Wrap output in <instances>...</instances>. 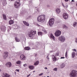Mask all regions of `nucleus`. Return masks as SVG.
<instances>
[{"label": "nucleus", "instance_id": "nucleus-52", "mask_svg": "<svg viewBox=\"0 0 77 77\" xmlns=\"http://www.w3.org/2000/svg\"><path fill=\"white\" fill-rule=\"evenodd\" d=\"M47 77H50L49 76H47Z\"/></svg>", "mask_w": 77, "mask_h": 77}, {"label": "nucleus", "instance_id": "nucleus-30", "mask_svg": "<svg viewBox=\"0 0 77 77\" xmlns=\"http://www.w3.org/2000/svg\"><path fill=\"white\" fill-rule=\"evenodd\" d=\"M21 62L20 61H18L16 62V63L18 65H20L21 63Z\"/></svg>", "mask_w": 77, "mask_h": 77}, {"label": "nucleus", "instance_id": "nucleus-58", "mask_svg": "<svg viewBox=\"0 0 77 77\" xmlns=\"http://www.w3.org/2000/svg\"><path fill=\"white\" fill-rule=\"evenodd\" d=\"M1 51L0 50V51Z\"/></svg>", "mask_w": 77, "mask_h": 77}, {"label": "nucleus", "instance_id": "nucleus-5", "mask_svg": "<svg viewBox=\"0 0 77 77\" xmlns=\"http://www.w3.org/2000/svg\"><path fill=\"white\" fill-rule=\"evenodd\" d=\"M54 19L53 18H52L49 20V24L50 27L53 26L54 24Z\"/></svg>", "mask_w": 77, "mask_h": 77}, {"label": "nucleus", "instance_id": "nucleus-17", "mask_svg": "<svg viewBox=\"0 0 77 77\" xmlns=\"http://www.w3.org/2000/svg\"><path fill=\"white\" fill-rule=\"evenodd\" d=\"M65 64L64 63H63L62 64H61L60 66V68H63L64 67H65Z\"/></svg>", "mask_w": 77, "mask_h": 77}, {"label": "nucleus", "instance_id": "nucleus-3", "mask_svg": "<svg viewBox=\"0 0 77 77\" xmlns=\"http://www.w3.org/2000/svg\"><path fill=\"white\" fill-rule=\"evenodd\" d=\"M35 34H36V32L33 30H32L28 33V35L29 37H33Z\"/></svg>", "mask_w": 77, "mask_h": 77}, {"label": "nucleus", "instance_id": "nucleus-10", "mask_svg": "<svg viewBox=\"0 0 77 77\" xmlns=\"http://www.w3.org/2000/svg\"><path fill=\"white\" fill-rule=\"evenodd\" d=\"M63 17L65 20H66L68 18V15L66 13H63Z\"/></svg>", "mask_w": 77, "mask_h": 77}, {"label": "nucleus", "instance_id": "nucleus-51", "mask_svg": "<svg viewBox=\"0 0 77 77\" xmlns=\"http://www.w3.org/2000/svg\"><path fill=\"white\" fill-rule=\"evenodd\" d=\"M15 74H16V72H15Z\"/></svg>", "mask_w": 77, "mask_h": 77}, {"label": "nucleus", "instance_id": "nucleus-56", "mask_svg": "<svg viewBox=\"0 0 77 77\" xmlns=\"http://www.w3.org/2000/svg\"><path fill=\"white\" fill-rule=\"evenodd\" d=\"M11 20H12V18H11Z\"/></svg>", "mask_w": 77, "mask_h": 77}, {"label": "nucleus", "instance_id": "nucleus-36", "mask_svg": "<svg viewBox=\"0 0 77 77\" xmlns=\"http://www.w3.org/2000/svg\"><path fill=\"white\" fill-rule=\"evenodd\" d=\"M43 74H44V73H42L41 74H39V76H40V75H43Z\"/></svg>", "mask_w": 77, "mask_h": 77}, {"label": "nucleus", "instance_id": "nucleus-14", "mask_svg": "<svg viewBox=\"0 0 77 77\" xmlns=\"http://www.w3.org/2000/svg\"><path fill=\"white\" fill-rule=\"evenodd\" d=\"M50 37L51 39H53V41H55V38L54 37V36L53 35V34H50Z\"/></svg>", "mask_w": 77, "mask_h": 77}, {"label": "nucleus", "instance_id": "nucleus-34", "mask_svg": "<svg viewBox=\"0 0 77 77\" xmlns=\"http://www.w3.org/2000/svg\"><path fill=\"white\" fill-rule=\"evenodd\" d=\"M57 70V68H55L53 69V70L55 71H56Z\"/></svg>", "mask_w": 77, "mask_h": 77}, {"label": "nucleus", "instance_id": "nucleus-11", "mask_svg": "<svg viewBox=\"0 0 77 77\" xmlns=\"http://www.w3.org/2000/svg\"><path fill=\"white\" fill-rule=\"evenodd\" d=\"M1 30L2 31H5L6 30V27L5 26H2L1 27Z\"/></svg>", "mask_w": 77, "mask_h": 77}, {"label": "nucleus", "instance_id": "nucleus-35", "mask_svg": "<svg viewBox=\"0 0 77 77\" xmlns=\"http://www.w3.org/2000/svg\"><path fill=\"white\" fill-rule=\"evenodd\" d=\"M72 51H75V52H77V50H76V49H72Z\"/></svg>", "mask_w": 77, "mask_h": 77}, {"label": "nucleus", "instance_id": "nucleus-48", "mask_svg": "<svg viewBox=\"0 0 77 77\" xmlns=\"http://www.w3.org/2000/svg\"><path fill=\"white\" fill-rule=\"evenodd\" d=\"M72 2H74V0H72Z\"/></svg>", "mask_w": 77, "mask_h": 77}, {"label": "nucleus", "instance_id": "nucleus-45", "mask_svg": "<svg viewBox=\"0 0 77 77\" xmlns=\"http://www.w3.org/2000/svg\"><path fill=\"white\" fill-rule=\"evenodd\" d=\"M30 74L29 75H28L27 76V77H29L30 76Z\"/></svg>", "mask_w": 77, "mask_h": 77}, {"label": "nucleus", "instance_id": "nucleus-28", "mask_svg": "<svg viewBox=\"0 0 77 77\" xmlns=\"http://www.w3.org/2000/svg\"><path fill=\"white\" fill-rule=\"evenodd\" d=\"M2 16L3 17L4 19L6 20V15L4 14H3Z\"/></svg>", "mask_w": 77, "mask_h": 77}, {"label": "nucleus", "instance_id": "nucleus-27", "mask_svg": "<svg viewBox=\"0 0 77 77\" xmlns=\"http://www.w3.org/2000/svg\"><path fill=\"white\" fill-rule=\"evenodd\" d=\"M15 39L16 42H20V39H19L17 37H15Z\"/></svg>", "mask_w": 77, "mask_h": 77}, {"label": "nucleus", "instance_id": "nucleus-40", "mask_svg": "<svg viewBox=\"0 0 77 77\" xmlns=\"http://www.w3.org/2000/svg\"><path fill=\"white\" fill-rule=\"evenodd\" d=\"M60 59H65V57H60Z\"/></svg>", "mask_w": 77, "mask_h": 77}, {"label": "nucleus", "instance_id": "nucleus-15", "mask_svg": "<svg viewBox=\"0 0 77 77\" xmlns=\"http://www.w3.org/2000/svg\"><path fill=\"white\" fill-rule=\"evenodd\" d=\"M72 58H74L75 56V53L74 51H73L72 53Z\"/></svg>", "mask_w": 77, "mask_h": 77}, {"label": "nucleus", "instance_id": "nucleus-44", "mask_svg": "<svg viewBox=\"0 0 77 77\" xmlns=\"http://www.w3.org/2000/svg\"><path fill=\"white\" fill-rule=\"evenodd\" d=\"M44 69H48L47 67L45 68Z\"/></svg>", "mask_w": 77, "mask_h": 77}, {"label": "nucleus", "instance_id": "nucleus-50", "mask_svg": "<svg viewBox=\"0 0 77 77\" xmlns=\"http://www.w3.org/2000/svg\"><path fill=\"white\" fill-rule=\"evenodd\" d=\"M9 0L10 1H13V0Z\"/></svg>", "mask_w": 77, "mask_h": 77}, {"label": "nucleus", "instance_id": "nucleus-18", "mask_svg": "<svg viewBox=\"0 0 77 77\" xmlns=\"http://www.w3.org/2000/svg\"><path fill=\"white\" fill-rule=\"evenodd\" d=\"M52 60H53V61H56V60H57L56 57H54V55H52Z\"/></svg>", "mask_w": 77, "mask_h": 77}, {"label": "nucleus", "instance_id": "nucleus-20", "mask_svg": "<svg viewBox=\"0 0 77 77\" xmlns=\"http://www.w3.org/2000/svg\"><path fill=\"white\" fill-rule=\"evenodd\" d=\"M39 61H36V62H34V65H38V64H39Z\"/></svg>", "mask_w": 77, "mask_h": 77}, {"label": "nucleus", "instance_id": "nucleus-38", "mask_svg": "<svg viewBox=\"0 0 77 77\" xmlns=\"http://www.w3.org/2000/svg\"><path fill=\"white\" fill-rule=\"evenodd\" d=\"M23 66L25 67L27 66V64H24L23 65Z\"/></svg>", "mask_w": 77, "mask_h": 77}, {"label": "nucleus", "instance_id": "nucleus-47", "mask_svg": "<svg viewBox=\"0 0 77 77\" xmlns=\"http://www.w3.org/2000/svg\"><path fill=\"white\" fill-rule=\"evenodd\" d=\"M65 2H68L69 0H64Z\"/></svg>", "mask_w": 77, "mask_h": 77}, {"label": "nucleus", "instance_id": "nucleus-29", "mask_svg": "<svg viewBox=\"0 0 77 77\" xmlns=\"http://www.w3.org/2000/svg\"><path fill=\"white\" fill-rule=\"evenodd\" d=\"M24 50H30V48L28 47H25L24 48Z\"/></svg>", "mask_w": 77, "mask_h": 77}, {"label": "nucleus", "instance_id": "nucleus-41", "mask_svg": "<svg viewBox=\"0 0 77 77\" xmlns=\"http://www.w3.org/2000/svg\"><path fill=\"white\" fill-rule=\"evenodd\" d=\"M19 69H17L16 70V71H17V72H19Z\"/></svg>", "mask_w": 77, "mask_h": 77}, {"label": "nucleus", "instance_id": "nucleus-24", "mask_svg": "<svg viewBox=\"0 0 77 77\" xmlns=\"http://www.w3.org/2000/svg\"><path fill=\"white\" fill-rule=\"evenodd\" d=\"M2 3L3 5L5 6L6 5V1H3L2 2Z\"/></svg>", "mask_w": 77, "mask_h": 77}, {"label": "nucleus", "instance_id": "nucleus-25", "mask_svg": "<svg viewBox=\"0 0 77 77\" xmlns=\"http://www.w3.org/2000/svg\"><path fill=\"white\" fill-rule=\"evenodd\" d=\"M62 6L64 8H68V5H67V4H66L65 5H64L62 3Z\"/></svg>", "mask_w": 77, "mask_h": 77}, {"label": "nucleus", "instance_id": "nucleus-49", "mask_svg": "<svg viewBox=\"0 0 77 77\" xmlns=\"http://www.w3.org/2000/svg\"><path fill=\"white\" fill-rule=\"evenodd\" d=\"M37 12H39V9H38V10H37Z\"/></svg>", "mask_w": 77, "mask_h": 77}, {"label": "nucleus", "instance_id": "nucleus-16", "mask_svg": "<svg viewBox=\"0 0 77 77\" xmlns=\"http://www.w3.org/2000/svg\"><path fill=\"white\" fill-rule=\"evenodd\" d=\"M23 23L24 25L26 26H29V23L26 22L25 21H23Z\"/></svg>", "mask_w": 77, "mask_h": 77}, {"label": "nucleus", "instance_id": "nucleus-2", "mask_svg": "<svg viewBox=\"0 0 77 77\" xmlns=\"http://www.w3.org/2000/svg\"><path fill=\"white\" fill-rule=\"evenodd\" d=\"M70 76L71 77H77V71L75 70H73L70 74Z\"/></svg>", "mask_w": 77, "mask_h": 77}, {"label": "nucleus", "instance_id": "nucleus-9", "mask_svg": "<svg viewBox=\"0 0 77 77\" xmlns=\"http://www.w3.org/2000/svg\"><path fill=\"white\" fill-rule=\"evenodd\" d=\"M10 76V75L5 73H3L2 74V77H9Z\"/></svg>", "mask_w": 77, "mask_h": 77}, {"label": "nucleus", "instance_id": "nucleus-39", "mask_svg": "<svg viewBox=\"0 0 77 77\" xmlns=\"http://www.w3.org/2000/svg\"><path fill=\"white\" fill-rule=\"evenodd\" d=\"M36 25L37 26H38V27H40V25L38 24H36Z\"/></svg>", "mask_w": 77, "mask_h": 77}, {"label": "nucleus", "instance_id": "nucleus-54", "mask_svg": "<svg viewBox=\"0 0 77 77\" xmlns=\"http://www.w3.org/2000/svg\"><path fill=\"white\" fill-rule=\"evenodd\" d=\"M76 17H77V14L76 15Z\"/></svg>", "mask_w": 77, "mask_h": 77}, {"label": "nucleus", "instance_id": "nucleus-37", "mask_svg": "<svg viewBox=\"0 0 77 77\" xmlns=\"http://www.w3.org/2000/svg\"><path fill=\"white\" fill-rule=\"evenodd\" d=\"M59 56V54L58 53L56 54L55 55V56Z\"/></svg>", "mask_w": 77, "mask_h": 77}, {"label": "nucleus", "instance_id": "nucleus-8", "mask_svg": "<svg viewBox=\"0 0 77 77\" xmlns=\"http://www.w3.org/2000/svg\"><path fill=\"white\" fill-rule=\"evenodd\" d=\"M8 52H5L4 53L3 57L5 59H6V58L8 57Z\"/></svg>", "mask_w": 77, "mask_h": 77}, {"label": "nucleus", "instance_id": "nucleus-12", "mask_svg": "<svg viewBox=\"0 0 77 77\" xmlns=\"http://www.w3.org/2000/svg\"><path fill=\"white\" fill-rule=\"evenodd\" d=\"M20 58L21 60H24L26 59V57L24 55H21L20 56Z\"/></svg>", "mask_w": 77, "mask_h": 77}, {"label": "nucleus", "instance_id": "nucleus-57", "mask_svg": "<svg viewBox=\"0 0 77 77\" xmlns=\"http://www.w3.org/2000/svg\"><path fill=\"white\" fill-rule=\"evenodd\" d=\"M38 44H39V43H38Z\"/></svg>", "mask_w": 77, "mask_h": 77}, {"label": "nucleus", "instance_id": "nucleus-55", "mask_svg": "<svg viewBox=\"0 0 77 77\" xmlns=\"http://www.w3.org/2000/svg\"><path fill=\"white\" fill-rule=\"evenodd\" d=\"M65 44L66 45H67L66 44Z\"/></svg>", "mask_w": 77, "mask_h": 77}, {"label": "nucleus", "instance_id": "nucleus-13", "mask_svg": "<svg viewBox=\"0 0 77 77\" xmlns=\"http://www.w3.org/2000/svg\"><path fill=\"white\" fill-rule=\"evenodd\" d=\"M56 12L57 14H59L60 13L61 11L60 9L59 8H57L56 9Z\"/></svg>", "mask_w": 77, "mask_h": 77}, {"label": "nucleus", "instance_id": "nucleus-53", "mask_svg": "<svg viewBox=\"0 0 77 77\" xmlns=\"http://www.w3.org/2000/svg\"><path fill=\"white\" fill-rule=\"evenodd\" d=\"M35 72V71H34L33 72Z\"/></svg>", "mask_w": 77, "mask_h": 77}, {"label": "nucleus", "instance_id": "nucleus-33", "mask_svg": "<svg viewBox=\"0 0 77 77\" xmlns=\"http://www.w3.org/2000/svg\"><path fill=\"white\" fill-rule=\"evenodd\" d=\"M43 31L44 32V33H47V31H46V30L45 29L43 30Z\"/></svg>", "mask_w": 77, "mask_h": 77}, {"label": "nucleus", "instance_id": "nucleus-42", "mask_svg": "<svg viewBox=\"0 0 77 77\" xmlns=\"http://www.w3.org/2000/svg\"><path fill=\"white\" fill-rule=\"evenodd\" d=\"M75 42L76 43H77V38H76L75 40Z\"/></svg>", "mask_w": 77, "mask_h": 77}, {"label": "nucleus", "instance_id": "nucleus-4", "mask_svg": "<svg viewBox=\"0 0 77 77\" xmlns=\"http://www.w3.org/2000/svg\"><path fill=\"white\" fill-rule=\"evenodd\" d=\"M20 5V1L19 0H17L14 2V7L15 8H18Z\"/></svg>", "mask_w": 77, "mask_h": 77}, {"label": "nucleus", "instance_id": "nucleus-43", "mask_svg": "<svg viewBox=\"0 0 77 77\" xmlns=\"http://www.w3.org/2000/svg\"><path fill=\"white\" fill-rule=\"evenodd\" d=\"M46 57L48 59H49V57H48V56H47Z\"/></svg>", "mask_w": 77, "mask_h": 77}, {"label": "nucleus", "instance_id": "nucleus-23", "mask_svg": "<svg viewBox=\"0 0 77 77\" xmlns=\"http://www.w3.org/2000/svg\"><path fill=\"white\" fill-rule=\"evenodd\" d=\"M7 65L8 67H11L12 66V64L11 62H9L7 63Z\"/></svg>", "mask_w": 77, "mask_h": 77}, {"label": "nucleus", "instance_id": "nucleus-6", "mask_svg": "<svg viewBox=\"0 0 77 77\" xmlns=\"http://www.w3.org/2000/svg\"><path fill=\"white\" fill-rule=\"evenodd\" d=\"M59 39L61 42H64L65 40H66V38L65 37L61 36L59 37Z\"/></svg>", "mask_w": 77, "mask_h": 77}, {"label": "nucleus", "instance_id": "nucleus-46", "mask_svg": "<svg viewBox=\"0 0 77 77\" xmlns=\"http://www.w3.org/2000/svg\"><path fill=\"white\" fill-rule=\"evenodd\" d=\"M50 53H53V51H50Z\"/></svg>", "mask_w": 77, "mask_h": 77}, {"label": "nucleus", "instance_id": "nucleus-19", "mask_svg": "<svg viewBox=\"0 0 77 77\" xmlns=\"http://www.w3.org/2000/svg\"><path fill=\"white\" fill-rule=\"evenodd\" d=\"M28 68L30 69H34V66H28Z\"/></svg>", "mask_w": 77, "mask_h": 77}, {"label": "nucleus", "instance_id": "nucleus-22", "mask_svg": "<svg viewBox=\"0 0 77 77\" xmlns=\"http://www.w3.org/2000/svg\"><path fill=\"white\" fill-rule=\"evenodd\" d=\"M68 52H69V50L67 49L65 53V56L66 57H67V56H68L67 54H68Z\"/></svg>", "mask_w": 77, "mask_h": 77}, {"label": "nucleus", "instance_id": "nucleus-26", "mask_svg": "<svg viewBox=\"0 0 77 77\" xmlns=\"http://www.w3.org/2000/svg\"><path fill=\"white\" fill-rule=\"evenodd\" d=\"M63 29H68V27L66 26L65 25H63Z\"/></svg>", "mask_w": 77, "mask_h": 77}, {"label": "nucleus", "instance_id": "nucleus-32", "mask_svg": "<svg viewBox=\"0 0 77 77\" xmlns=\"http://www.w3.org/2000/svg\"><path fill=\"white\" fill-rule=\"evenodd\" d=\"M76 24H77V22H74L73 23V26H74V27H75V26H76Z\"/></svg>", "mask_w": 77, "mask_h": 77}, {"label": "nucleus", "instance_id": "nucleus-31", "mask_svg": "<svg viewBox=\"0 0 77 77\" xmlns=\"http://www.w3.org/2000/svg\"><path fill=\"white\" fill-rule=\"evenodd\" d=\"M38 35H42L43 33L41 32H38Z\"/></svg>", "mask_w": 77, "mask_h": 77}, {"label": "nucleus", "instance_id": "nucleus-21", "mask_svg": "<svg viewBox=\"0 0 77 77\" xmlns=\"http://www.w3.org/2000/svg\"><path fill=\"white\" fill-rule=\"evenodd\" d=\"M9 24L11 25V24H12L14 23V21L13 20H10L9 22Z\"/></svg>", "mask_w": 77, "mask_h": 77}, {"label": "nucleus", "instance_id": "nucleus-1", "mask_svg": "<svg viewBox=\"0 0 77 77\" xmlns=\"http://www.w3.org/2000/svg\"><path fill=\"white\" fill-rule=\"evenodd\" d=\"M45 20V15L44 14L39 16L37 18L38 21L42 23L44 22Z\"/></svg>", "mask_w": 77, "mask_h": 77}, {"label": "nucleus", "instance_id": "nucleus-7", "mask_svg": "<svg viewBox=\"0 0 77 77\" xmlns=\"http://www.w3.org/2000/svg\"><path fill=\"white\" fill-rule=\"evenodd\" d=\"M60 35H61V31L59 30L56 31L55 33V36L57 37L59 36Z\"/></svg>", "mask_w": 77, "mask_h": 77}]
</instances>
